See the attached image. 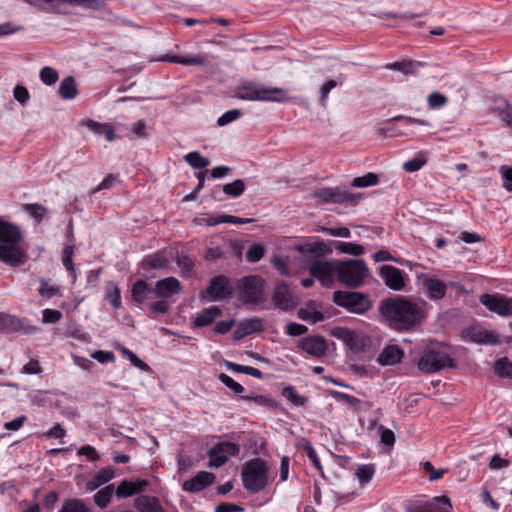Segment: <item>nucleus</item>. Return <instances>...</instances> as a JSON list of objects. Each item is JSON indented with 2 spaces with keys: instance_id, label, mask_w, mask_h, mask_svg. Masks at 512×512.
I'll return each instance as SVG.
<instances>
[{
  "instance_id": "17",
  "label": "nucleus",
  "mask_w": 512,
  "mask_h": 512,
  "mask_svg": "<svg viewBox=\"0 0 512 512\" xmlns=\"http://www.w3.org/2000/svg\"><path fill=\"white\" fill-rule=\"evenodd\" d=\"M215 479L214 474L206 471L199 472L193 478L184 481L182 488L187 492H199L213 483Z\"/></svg>"
},
{
  "instance_id": "54",
  "label": "nucleus",
  "mask_w": 512,
  "mask_h": 512,
  "mask_svg": "<svg viewBox=\"0 0 512 512\" xmlns=\"http://www.w3.org/2000/svg\"><path fill=\"white\" fill-rule=\"evenodd\" d=\"M39 76H40V80L45 85H49V86L55 84L59 78L58 72L54 68L49 67V66L43 67L40 70Z\"/></svg>"
},
{
  "instance_id": "18",
  "label": "nucleus",
  "mask_w": 512,
  "mask_h": 512,
  "mask_svg": "<svg viewBox=\"0 0 512 512\" xmlns=\"http://www.w3.org/2000/svg\"><path fill=\"white\" fill-rule=\"evenodd\" d=\"M182 290L181 283L175 277H167L156 282L154 293L157 297L169 298L179 294Z\"/></svg>"
},
{
  "instance_id": "64",
  "label": "nucleus",
  "mask_w": 512,
  "mask_h": 512,
  "mask_svg": "<svg viewBox=\"0 0 512 512\" xmlns=\"http://www.w3.org/2000/svg\"><path fill=\"white\" fill-rule=\"evenodd\" d=\"M423 469L428 474L430 481L439 480L440 478H442V476L445 473V470H443V469H439V470L435 469L434 466L432 465V463L429 461H426L423 463Z\"/></svg>"
},
{
  "instance_id": "25",
  "label": "nucleus",
  "mask_w": 512,
  "mask_h": 512,
  "mask_svg": "<svg viewBox=\"0 0 512 512\" xmlns=\"http://www.w3.org/2000/svg\"><path fill=\"white\" fill-rule=\"evenodd\" d=\"M362 199L361 194L351 193L340 187H332L330 203L357 205Z\"/></svg>"
},
{
  "instance_id": "24",
  "label": "nucleus",
  "mask_w": 512,
  "mask_h": 512,
  "mask_svg": "<svg viewBox=\"0 0 512 512\" xmlns=\"http://www.w3.org/2000/svg\"><path fill=\"white\" fill-rule=\"evenodd\" d=\"M134 507L140 512H166L155 496L140 495L134 500Z\"/></svg>"
},
{
  "instance_id": "9",
  "label": "nucleus",
  "mask_w": 512,
  "mask_h": 512,
  "mask_svg": "<svg viewBox=\"0 0 512 512\" xmlns=\"http://www.w3.org/2000/svg\"><path fill=\"white\" fill-rule=\"evenodd\" d=\"M455 360L446 352L428 350L420 357L418 368L425 374H432L445 368H455Z\"/></svg>"
},
{
  "instance_id": "37",
  "label": "nucleus",
  "mask_w": 512,
  "mask_h": 512,
  "mask_svg": "<svg viewBox=\"0 0 512 512\" xmlns=\"http://www.w3.org/2000/svg\"><path fill=\"white\" fill-rule=\"evenodd\" d=\"M282 395L297 407H304L308 402L307 397L299 395L292 385L285 386Z\"/></svg>"
},
{
  "instance_id": "43",
  "label": "nucleus",
  "mask_w": 512,
  "mask_h": 512,
  "mask_svg": "<svg viewBox=\"0 0 512 512\" xmlns=\"http://www.w3.org/2000/svg\"><path fill=\"white\" fill-rule=\"evenodd\" d=\"M297 316L303 321L310 322L312 324L321 322L324 320V314L317 310H310L307 308H300L297 311Z\"/></svg>"
},
{
  "instance_id": "12",
  "label": "nucleus",
  "mask_w": 512,
  "mask_h": 512,
  "mask_svg": "<svg viewBox=\"0 0 512 512\" xmlns=\"http://www.w3.org/2000/svg\"><path fill=\"white\" fill-rule=\"evenodd\" d=\"M312 277L316 278L323 286H332L334 273L336 272V261H316L309 268Z\"/></svg>"
},
{
  "instance_id": "62",
  "label": "nucleus",
  "mask_w": 512,
  "mask_h": 512,
  "mask_svg": "<svg viewBox=\"0 0 512 512\" xmlns=\"http://www.w3.org/2000/svg\"><path fill=\"white\" fill-rule=\"evenodd\" d=\"M321 232L334 237H350V230L347 227H322Z\"/></svg>"
},
{
  "instance_id": "52",
  "label": "nucleus",
  "mask_w": 512,
  "mask_h": 512,
  "mask_svg": "<svg viewBox=\"0 0 512 512\" xmlns=\"http://www.w3.org/2000/svg\"><path fill=\"white\" fill-rule=\"evenodd\" d=\"M24 210L38 223H40L43 220L47 212V209L43 205L38 203L26 204L24 206Z\"/></svg>"
},
{
  "instance_id": "27",
  "label": "nucleus",
  "mask_w": 512,
  "mask_h": 512,
  "mask_svg": "<svg viewBox=\"0 0 512 512\" xmlns=\"http://www.w3.org/2000/svg\"><path fill=\"white\" fill-rule=\"evenodd\" d=\"M221 313V309L217 306L205 308L199 314H197L193 321V324L196 327L208 326L212 324L214 320L221 315Z\"/></svg>"
},
{
  "instance_id": "26",
  "label": "nucleus",
  "mask_w": 512,
  "mask_h": 512,
  "mask_svg": "<svg viewBox=\"0 0 512 512\" xmlns=\"http://www.w3.org/2000/svg\"><path fill=\"white\" fill-rule=\"evenodd\" d=\"M152 288L144 280H137L131 290V298L137 304H143L151 298Z\"/></svg>"
},
{
  "instance_id": "60",
  "label": "nucleus",
  "mask_w": 512,
  "mask_h": 512,
  "mask_svg": "<svg viewBox=\"0 0 512 512\" xmlns=\"http://www.w3.org/2000/svg\"><path fill=\"white\" fill-rule=\"evenodd\" d=\"M218 450L224 453L228 458L229 456H237L240 452V447L238 444L233 442H220L216 444Z\"/></svg>"
},
{
  "instance_id": "61",
  "label": "nucleus",
  "mask_w": 512,
  "mask_h": 512,
  "mask_svg": "<svg viewBox=\"0 0 512 512\" xmlns=\"http://www.w3.org/2000/svg\"><path fill=\"white\" fill-rule=\"evenodd\" d=\"M447 101V97L439 92H433L427 98L428 106L432 109L444 106Z\"/></svg>"
},
{
  "instance_id": "51",
  "label": "nucleus",
  "mask_w": 512,
  "mask_h": 512,
  "mask_svg": "<svg viewBox=\"0 0 512 512\" xmlns=\"http://www.w3.org/2000/svg\"><path fill=\"white\" fill-rule=\"evenodd\" d=\"M264 253V246L260 243H254L248 248L246 252V259L250 263H256L261 260V258L264 256Z\"/></svg>"
},
{
  "instance_id": "42",
  "label": "nucleus",
  "mask_w": 512,
  "mask_h": 512,
  "mask_svg": "<svg viewBox=\"0 0 512 512\" xmlns=\"http://www.w3.org/2000/svg\"><path fill=\"white\" fill-rule=\"evenodd\" d=\"M184 159L194 169H203L210 164V161L197 151L186 154Z\"/></svg>"
},
{
  "instance_id": "30",
  "label": "nucleus",
  "mask_w": 512,
  "mask_h": 512,
  "mask_svg": "<svg viewBox=\"0 0 512 512\" xmlns=\"http://www.w3.org/2000/svg\"><path fill=\"white\" fill-rule=\"evenodd\" d=\"M420 62L412 60L396 61L385 65L386 69L403 72L404 74H416L418 68L421 67Z\"/></svg>"
},
{
  "instance_id": "55",
  "label": "nucleus",
  "mask_w": 512,
  "mask_h": 512,
  "mask_svg": "<svg viewBox=\"0 0 512 512\" xmlns=\"http://www.w3.org/2000/svg\"><path fill=\"white\" fill-rule=\"evenodd\" d=\"M303 449L306 453V456L308 457V459L310 460V462L312 463V465L321 473L323 474V468H322V465H321V462L317 456V453H316V450L314 449V447L312 446V444L308 441H306V443L304 444L303 446Z\"/></svg>"
},
{
  "instance_id": "57",
  "label": "nucleus",
  "mask_w": 512,
  "mask_h": 512,
  "mask_svg": "<svg viewBox=\"0 0 512 512\" xmlns=\"http://www.w3.org/2000/svg\"><path fill=\"white\" fill-rule=\"evenodd\" d=\"M60 293V288L55 285H50L45 279L41 280L39 294L45 298H52Z\"/></svg>"
},
{
  "instance_id": "32",
  "label": "nucleus",
  "mask_w": 512,
  "mask_h": 512,
  "mask_svg": "<svg viewBox=\"0 0 512 512\" xmlns=\"http://www.w3.org/2000/svg\"><path fill=\"white\" fill-rule=\"evenodd\" d=\"M330 394L336 401L349 405L354 411L362 409L363 402L350 394L340 391H331Z\"/></svg>"
},
{
  "instance_id": "45",
  "label": "nucleus",
  "mask_w": 512,
  "mask_h": 512,
  "mask_svg": "<svg viewBox=\"0 0 512 512\" xmlns=\"http://www.w3.org/2000/svg\"><path fill=\"white\" fill-rule=\"evenodd\" d=\"M223 192L233 198L239 197L245 190V183L242 179H236L231 183H227L222 188Z\"/></svg>"
},
{
  "instance_id": "33",
  "label": "nucleus",
  "mask_w": 512,
  "mask_h": 512,
  "mask_svg": "<svg viewBox=\"0 0 512 512\" xmlns=\"http://www.w3.org/2000/svg\"><path fill=\"white\" fill-rule=\"evenodd\" d=\"M253 219L248 218H239L232 215H217V216H210L207 220L208 225L215 226L221 223H231V224H247L252 222Z\"/></svg>"
},
{
  "instance_id": "20",
  "label": "nucleus",
  "mask_w": 512,
  "mask_h": 512,
  "mask_svg": "<svg viewBox=\"0 0 512 512\" xmlns=\"http://www.w3.org/2000/svg\"><path fill=\"white\" fill-rule=\"evenodd\" d=\"M149 486V482L147 480H136V481H128L123 480L116 489V495L118 498H127L134 494H138L144 492L146 488Z\"/></svg>"
},
{
  "instance_id": "34",
  "label": "nucleus",
  "mask_w": 512,
  "mask_h": 512,
  "mask_svg": "<svg viewBox=\"0 0 512 512\" xmlns=\"http://www.w3.org/2000/svg\"><path fill=\"white\" fill-rule=\"evenodd\" d=\"M242 399L248 402H253L258 406L265 407L269 410H275L278 407V403L269 395H251L242 396Z\"/></svg>"
},
{
  "instance_id": "5",
  "label": "nucleus",
  "mask_w": 512,
  "mask_h": 512,
  "mask_svg": "<svg viewBox=\"0 0 512 512\" xmlns=\"http://www.w3.org/2000/svg\"><path fill=\"white\" fill-rule=\"evenodd\" d=\"M336 273L341 283L351 288H358L368 274V267L362 259L338 260Z\"/></svg>"
},
{
  "instance_id": "7",
  "label": "nucleus",
  "mask_w": 512,
  "mask_h": 512,
  "mask_svg": "<svg viewBox=\"0 0 512 512\" xmlns=\"http://www.w3.org/2000/svg\"><path fill=\"white\" fill-rule=\"evenodd\" d=\"M265 280L258 275L243 277L238 281L239 299L245 304L257 305L264 300Z\"/></svg>"
},
{
  "instance_id": "1",
  "label": "nucleus",
  "mask_w": 512,
  "mask_h": 512,
  "mask_svg": "<svg viewBox=\"0 0 512 512\" xmlns=\"http://www.w3.org/2000/svg\"><path fill=\"white\" fill-rule=\"evenodd\" d=\"M378 310L382 321L397 332L413 331L423 318L418 304L403 296L383 299Z\"/></svg>"
},
{
  "instance_id": "48",
  "label": "nucleus",
  "mask_w": 512,
  "mask_h": 512,
  "mask_svg": "<svg viewBox=\"0 0 512 512\" xmlns=\"http://www.w3.org/2000/svg\"><path fill=\"white\" fill-rule=\"evenodd\" d=\"M468 336L472 342L475 343H496V337L495 335L490 331H485L484 337L480 336V331H478L476 328H469L468 329Z\"/></svg>"
},
{
  "instance_id": "6",
  "label": "nucleus",
  "mask_w": 512,
  "mask_h": 512,
  "mask_svg": "<svg viewBox=\"0 0 512 512\" xmlns=\"http://www.w3.org/2000/svg\"><path fill=\"white\" fill-rule=\"evenodd\" d=\"M333 302L348 312L363 315L368 312L372 303L369 297L361 292L338 290L333 293Z\"/></svg>"
},
{
  "instance_id": "19",
  "label": "nucleus",
  "mask_w": 512,
  "mask_h": 512,
  "mask_svg": "<svg viewBox=\"0 0 512 512\" xmlns=\"http://www.w3.org/2000/svg\"><path fill=\"white\" fill-rule=\"evenodd\" d=\"M263 322L260 318H249L241 321L233 332L235 340H241L244 337L263 331Z\"/></svg>"
},
{
  "instance_id": "50",
  "label": "nucleus",
  "mask_w": 512,
  "mask_h": 512,
  "mask_svg": "<svg viewBox=\"0 0 512 512\" xmlns=\"http://www.w3.org/2000/svg\"><path fill=\"white\" fill-rule=\"evenodd\" d=\"M174 262L177 264V266L180 268L181 273L183 276H190L193 268H194V262L191 258L185 255L176 256L173 258Z\"/></svg>"
},
{
  "instance_id": "63",
  "label": "nucleus",
  "mask_w": 512,
  "mask_h": 512,
  "mask_svg": "<svg viewBox=\"0 0 512 512\" xmlns=\"http://www.w3.org/2000/svg\"><path fill=\"white\" fill-rule=\"evenodd\" d=\"M381 432L380 441L383 445L392 448L395 444V435L394 432L388 428H385L383 425L379 427Z\"/></svg>"
},
{
  "instance_id": "13",
  "label": "nucleus",
  "mask_w": 512,
  "mask_h": 512,
  "mask_svg": "<svg viewBox=\"0 0 512 512\" xmlns=\"http://www.w3.org/2000/svg\"><path fill=\"white\" fill-rule=\"evenodd\" d=\"M298 348L314 358H322L327 352V343L323 336L310 335L298 341Z\"/></svg>"
},
{
  "instance_id": "41",
  "label": "nucleus",
  "mask_w": 512,
  "mask_h": 512,
  "mask_svg": "<svg viewBox=\"0 0 512 512\" xmlns=\"http://www.w3.org/2000/svg\"><path fill=\"white\" fill-rule=\"evenodd\" d=\"M378 182H379L378 175L375 173H372V172H368L363 176L355 177L352 180L351 185L353 187L365 188V187L377 185Z\"/></svg>"
},
{
  "instance_id": "40",
  "label": "nucleus",
  "mask_w": 512,
  "mask_h": 512,
  "mask_svg": "<svg viewBox=\"0 0 512 512\" xmlns=\"http://www.w3.org/2000/svg\"><path fill=\"white\" fill-rule=\"evenodd\" d=\"M66 3L94 11L102 10L106 6V0H63V5Z\"/></svg>"
},
{
  "instance_id": "59",
  "label": "nucleus",
  "mask_w": 512,
  "mask_h": 512,
  "mask_svg": "<svg viewBox=\"0 0 512 512\" xmlns=\"http://www.w3.org/2000/svg\"><path fill=\"white\" fill-rule=\"evenodd\" d=\"M241 115H242V112L239 109L229 110V111L225 112L224 114H222L218 118L217 124H218V126H225V125L237 120L238 118H240Z\"/></svg>"
},
{
  "instance_id": "44",
  "label": "nucleus",
  "mask_w": 512,
  "mask_h": 512,
  "mask_svg": "<svg viewBox=\"0 0 512 512\" xmlns=\"http://www.w3.org/2000/svg\"><path fill=\"white\" fill-rule=\"evenodd\" d=\"M495 373L502 378H512V362L508 358L498 359L494 364Z\"/></svg>"
},
{
  "instance_id": "36",
  "label": "nucleus",
  "mask_w": 512,
  "mask_h": 512,
  "mask_svg": "<svg viewBox=\"0 0 512 512\" xmlns=\"http://www.w3.org/2000/svg\"><path fill=\"white\" fill-rule=\"evenodd\" d=\"M25 2L39 7L48 12L59 13L63 6V0H24Z\"/></svg>"
},
{
  "instance_id": "10",
  "label": "nucleus",
  "mask_w": 512,
  "mask_h": 512,
  "mask_svg": "<svg viewBox=\"0 0 512 512\" xmlns=\"http://www.w3.org/2000/svg\"><path fill=\"white\" fill-rule=\"evenodd\" d=\"M479 302L489 311L501 316L512 317V298L500 293H485L479 298Z\"/></svg>"
},
{
  "instance_id": "16",
  "label": "nucleus",
  "mask_w": 512,
  "mask_h": 512,
  "mask_svg": "<svg viewBox=\"0 0 512 512\" xmlns=\"http://www.w3.org/2000/svg\"><path fill=\"white\" fill-rule=\"evenodd\" d=\"M206 293L213 300H222L231 295V289L228 285V280L225 276H216L211 279Z\"/></svg>"
},
{
  "instance_id": "58",
  "label": "nucleus",
  "mask_w": 512,
  "mask_h": 512,
  "mask_svg": "<svg viewBox=\"0 0 512 512\" xmlns=\"http://www.w3.org/2000/svg\"><path fill=\"white\" fill-rule=\"evenodd\" d=\"M219 380L235 394H241L244 391V387L240 383L225 373L219 375Z\"/></svg>"
},
{
  "instance_id": "3",
  "label": "nucleus",
  "mask_w": 512,
  "mask_h": 512,
  "mask_svg": "<svg viewBox=\"0 0 512 512\" xmlns=\"http://www.w3.org/2000/svg\"><path fill=\"white\" fill-rule=\"evenodd\" d=\"M241 480L244 489L250 494L264 490L269 484V467L261 458L246 461L241 468Z\"/></svg>"
},
{
  "instance_id": "38",
  "label": "nucleus",
  "mask_w": 512,
  "mask_h": 512,
  "mask_svg": "<svg viewBox=\"0 0 512 512\" xmlns=\"http://www.w3.org/2000/svg\"><path fill=\"white\" fill-rule=\"evenodd\" d=\"M114 485L110 484L99 490L94 495V502L100 508H105L110 503L111 498L114 494Z\"/></svg>"
},
{
  "instance_id": "56",
  "label": "nucleus",
  "mask_w": 512,
  "mask_h": 512,
  "mask_svg": "<svg viewBox=\"0 0 512 512\" xmlns=\"http://www.w3.org/2000/svg\"><path fill=\"white\" fill-rule=\"evenodd\" d=\"M497 110L501 119L512 128V104L504 99L502 106H498Z\"/></svg>"
},
{
  "instance_id": "11",
  "label": "nucleus",
  "mask_w": 512,
  "mask_h": 512,
  "mask_svg": "<svg viewBox=\"0 0 512 512\" xmlns=\"http://www.w3.org/2000/svg\"><path fill=\"white\" fill-rule=\"evenodd\" d=\"M0 331L14 333L22 332L31 335L38 331V327L30 324L26 319L18 318L14 315L3 314L0 316Z\"/></svg>"
},
{
  "instance_id": "2",
  "label": "nucleus",
  "mask_w": 512,
  "mask_h": 512,
  "mask_svg": "<svg viewBox=\"0 0 512 512\" xmlns=\"http://www.w3.org/2000/svg\"><path fill=\"white\" fill-rule=\"evenodd\" d=\"M22 234L18 226L0 219V261L19 267L27 260L26 251L20 247Z\"/></svg>"
},
{
  "instance_id": "31",
  "label": "nucleus",
  "mask_w": 512,
  "mask_h": 512,
  "mask_svg": "<svg viewBox=\"0 0 512 512\" xmlns=\"http://www.w3.org/2000/svg\"><path fill=\"white\" fill-rule=\"evenodd\" d=\"M159 61H165L183 65H204L205 60L201 56L181 57L177 55H164L158 58Z\"/></svg>"
},
{
  "instance_id": "47",
  "label": "nucleus",
  "mask_w": 512,
  "mask_h": 512,
  "mask_svg": "<svg viewBox=\"0 0 512 512\" xmlns=\"http://www.w3.org/2000/svg\"><path fill=\"white\" fill-rule=\"evenodd\" d=\"M207 454L209 457V462H208L209 467L218 468V467H221L222 465H224L228 461V457L226 455H224V453L220 452V450H218V447L216 445L214 447H212L211 449H209Z\"/></svg>"
},
{
  "instance_id": "21",
  "label": "nucleus",
  "mask_w": 512,
  "mask_h": 512,
  "mask_svg": "<svg viewBox=\"0 0 512 512\" xmlns=\"http://www.w3.org/2000/svg\"><path fill=\"white\" fill-rule=\"evenodd\" d=\"M404 357V351L398 345H387L377 358V362L382 366H391L398 364Z\"/></svg>"
},
{
  "instance_id": "46",
  "label": "nucleus",
  "mask_w": 512,
  "mask_h": 512,
  "mask_svg": "<svg viewBox=\"0 0 512 512\" xmlns=\"http://www.w3.org/2000/svg\"><path fill=\"white\" fill-rule=\"evenodd\" d=\"M375 473V466L374 464H364L358 466L356 469L355 475L357 479L359 480L360 484L364 485L370 482L373 475Z\"/></svg>"
},
{
  "instance_id": "8",
  "label": "nucleus",
  "mask_w": 512,
  "mask_h": 512,
  "mask_svg": "<svg viewBox=\"0 0 512 512\" xmlns=\"http://www.w3.org/2000/svg\"><path fill=\"white\" fill-rule=\"evenodd\" d=\"M332 335L341 339L353 353H372V339L363 332L336 327Z\"/></svg>"
},
{
  "instance_id": "39",
  "label": "nucleus",
  "mask_w": 512,
  "mask_h": 512,
  "mask_svg": "<svg viewBox=\"0 0 512 512\" xmlns=\"http://www.w3.org/2000/svg\"><path fill=\"white\" fill-rule=\"evenodd\" d=\"M335 250L339 253L359 256L364 253V247L353 242H337Z\"/></svg>"
},
{
  "instance_id": "53",
  "label": "nucleus",
  "mask_w": 512,
  "mask_h": 512,
  "mask_svg": "<svg viewBox=\"0 0 512 512\" xmlns=\"http://www.w3.org/2000/svg\"><path fill=\"white\" fill-rule=\"evenodd\" d=\"M121 353L127 357L130 362L137 368H139L142 371L148 372L150 371V367L148 364H146L143 360H141L133 351L126 347L121 348Z\"/></svg>"
},
{
  "instance_id": "28",
  "label": "nucleus",
  "mask_w": 512,
  "mask_h": 512,
  "mask_svg": "<svg viewBox=\"0 0 512 512\" xmlns=\"http://www.w3.org/2000/svg\"><path fill=\"white\" fill-rule=\"evenodd\" d=\"M169 266V260L160 252L145 257L141 262L144 270L166 269Z\"/></svg>"
},
{
  "instance_id": "15",
  "label": "nucleus",
  "mask_w": 512,
  "mask_h": 512,
  "mask_svg": "<svg viewBox=\"0 0 512 512\" xmlns=\"http://www.w3.org/2000/svg\"><path fill=\"white\" fill-rule=\"evenodd\" d=\"M272 299L276 308L280 310L290 311L296 307V302L289 291V287L284 282L276 286Z\"/></svg>"
},
{
  "instance_id": "49",
  "label": "nucleus",
  "mask_w": 512,
  "mask_h": 512,
  "mask_svg": "<svg viewBox=\"0 0 512 512\" xmlns=\"http://www.w3.org/2000/svg\"><path fill=\"white\" fill-rule=\"evenodd\" d=\"M59 512H90L82 500L69 499L64 502Z\"/></svg>"
},
{
  "instance_id": "22",
  "label": "nucleus",
  "mask_w": 512,
  "mask_h": 512,
  "mask_svg": "<svg viewBox=\"0 0 512 512\" xmlns=\"http://www.w3.org/2000/svg\"><path fill=\"white\" fill-rule=\"evenodd\" d=\"M423 288L426 296L434 301L444 298L447 291V285L443 281L434 278L424 279Z\"/></svg>"
},
{
  "instance_id": "14",
  "label": "nucleus",
  "mask_w": 512,
  "mask_h": 512,
  "mask_svg": "<svg viewBox=\"0 0 512 512\" xmlns=\"http://www.w3.org/2000/svg\"><path fill=\"white\" fill-rule=\"evenodd\" d=\"M379 275L385 285L392 290L400 291L405 286L403 272L392 265H382L379 268Z\"/></svg>"
},
{
  "instance_id": "35",
  "label": "nucleus",
  "mask_w": 512,
  "mask_h": 512,
  "mask_svg": "<svg viewBox=\"0 0 512 512\" xmlns=\"http://www.w3.org/2000/svg\"><path fill=\"white\" fill-rule=\"evenodd\" d=\"M105 298L115 309H119L121 307L120 289L112 281L107 282L105 285Z\"/></svg>"
},
{
  "instance_id": "4",
  "label": "nucleus",
  "mask_w": 512,
  "mask_h": 512,
  "mask_svg": "<svg viewBox=\"0 0 512 512\" xmlns=\"http://www.w3.org/2000/svg\"><path fill=\"white\" fill-rule=\"evenodd\" d=\"M236 98L246 101L283 102L286 92L282 88L268 87L254 81H244L234 91Z\"/></svg>"
},
{
  "instance_id": "29",
  "label": "nucleus",
  "mask_w": 512,
  "mask_h": 512,
  "mask_svg": "<svg viewBox=\"0 0 512 512\" xmlns=\"http://www.w3.org/2000/svg\"><path fill=\"white\" fill-rule=\"evenodd\" d=\"M58 93L61 96V98L64 100L74 99L78 94V90H77V86H76L74 77H72V76L65 77L59 85Z\"/></svg>"
},
{
  "instance_id": "23",
  "label": "nucleus",
  "mask_w": 512,
  "mask_h": 512,
  "mask_svg": "<svg viewBox=\"0 0 512 512\" xmlns=\"http://www.w3.org/2000/svg\"><path fill=\"white\" fill-rule=\"evenodd\" d=\"M81 124L87 127L90 131L99 136H104V138L111 142L116 139V134L114 132L113 127L107 123H100L90 118L83 119Z\"/></svg>"
}]
</instances>
